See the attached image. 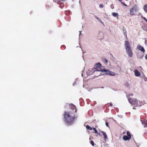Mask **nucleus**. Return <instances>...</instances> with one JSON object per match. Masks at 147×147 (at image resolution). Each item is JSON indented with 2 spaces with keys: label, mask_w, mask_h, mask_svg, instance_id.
<instances>
[{
  "label": "nucleus",
  "mask_w": 147,
  "mask_h": 147,
  "mask_svg": "<svg viewBox=\"0 0 147 147\" xmlns=\"http://www.w3.org/2000/svg\"><path fill=\"white\" fill-rule=\"evenodd\" d=\"M125 45L127 53L128 56L129 57H132L133 55V52L129 42L128 41L126 40L125 41Z\"/></svg>",
  "instance_id": "3"
},
{
  "label": "nucleus",
  "mask_w": 147,
  "mask_h": 147,
  "mask_svg": "<svg viewBox=\"0 0 147 147\" xmlns=\"http://www.w3.org/2000/svg\"><path fill=\"white\" fill-rule=\"evenodd\" d=\"M96 127H97V126H96L95 125V127H93L92 129L94 131L95 133L96 134H97V135H98L99 136H100V134L98 133V132L97 130L96 129Z\"/></svg>",
  "instance_id": "8"
},
{
  "label": "nucleus",
  "mask_w": 147,
  "mask_h": 147,
  "mask_svg": "<svg viewBox=\"0 0 147 147\" xmlns=\"http://www.w3.org/2000/svg\"><path fill=\"white\" fill-rule=\"evenodd\" d=\"M141 18H143V17L142 16V15H141Z\"/></svg>",
  "instance_id": "31"
},
{
  "label": "nucleus",
  "mask_w": 147,
  "mask_h": 147,
  "mask_svg": "<svg viewBox=\"0 0 147 147\" xmlns=\"http://www.w3.org/2000/svg\"><path fill=\"white\" fill-rule=\"evenodd\" d=\"M138 49L142 52H144L145 51V49L144 48L140 45H138L137 46Z\"/></svg>",
  "instance_id": "6"
},
{
  "label": "nucleus",
  "mask_w": 147,
  "mask_h": 147,
  "mask_svg": "<svg viewBox=\"0 0 147 147\" xmlns=\"http://www.w3.org/2000/svg\"><path fill=\"white\" fill-rule=\"evenodd\" d=\"M86 127L87 129H89L90 130H92L93 128V127L92 128L88 125H87L86 126Z\"/></svg>",
  "instance_id": "14"
},
{
  "label": "nucleus",
  "mask_w": 147,
  "mask_h": 147,
  "mask_svg": "<svg viewBox=\"0 0 147 147\" xmlns=\"http://www.w3.org/2000/svg\"><path fill=\"white\" fill-rule=\"evenodd\" d=\"M77 112V111H76V110H75V112Z\"/></svg>",
  "instance_id": "29"
},
{
  "label": "nucleus",
  "mask_w": 147,
  "mask_h": 147,
  "mask_svg": "<svg viewBox=\"0 0 147 147\" xmlns=\"http://www.w3.org/2000/svg\"><path fill=\"white\" fill-rule=\"evenodd\" d=\"M99 7L100 8H102L103 7V5L102 4H101L99 5Z\"/></svg>",
  "instance_id": "20"
},
{
  "label": "nucleus",
  "mask_w": 147,
  "mask_h": 147,
  "mask_svg": "<svg viewBox=\"0 0 147 147\" xmlns=\"http://www.w3.org/2000/svg\"><path fill=\"white\" fill-rule=\"evenodd\" d=\"M133 95V94H132V93H131V94H129L128 95H127V98H129V97L130 96H132Z\"/></svg>",
  "instance_id": "19"
},
{
  "label": "nucleus",
  "mask_w": 147,
  "mask_h": 147,
  "mask_svg": "<svg viewBox=\"0 0 147 147\" xmlns=\"http://www.w3.org/2000/svg\"><path fill=\"white\" fill-rule=\"evenodd\" d=\"M138 10V8L136 5H135L130 10V14L131 15H134L135 13Z\"/></svg>",
  "instance_id": "5"
},
{
  "label": "nucleus",
  "mask_w": 147,
  "mask_h": 147,
  "mask_svg": "<svg viewBox=\"0 0 147 147\" xmlns=\"http://www.w3.org/2000/svg\"><path fill=\"white\" fill-rule=\"evenodd\" d=\"M101 65L100 63H96L95 65V68H93L92 70V71L93 72L90 73V74H92L93 73L95 74L97 73L98 71L105 72V74H107L111 76H114L115 75V73L112 71H109L105 70V69H101Z\"/></svg>",
  "instance_id": "1"
},
{
  "label": "nucleus",
  "mask_w": 147,
  "mask_h": 147,
  "mask_svg": "<svg viewBox=\"0 0 147 147\" xmlns=\"http://www.w3.org/2000/svg\"><path fill=\"white\" fill-rule=\"evenodd\" d=\"M145 57L146 59H147V54H146V56H145Z\"/></svg>",
  "instance_id": "25"
},
{
  "label": "nucleus",
  "mask_w": 147,
  "mask_h": 147,
  "mask_svg": "<svg viewBox=\"0 0 147 147\" xmlns=\"http://www.w3.org/2000/svg\"><path fill=\"white\" fill-rule=\"evenodd\" d=\"M142 124L144 125V127H147V120H144L142 122Z\"/></svg>",
  "instance_id": "10"
},
{
  "label": "nucleus",
  "mask_w": 147,
  "mask_h": 147,
  "mask_svg": "<svg viewBox=\"0 0 147 147\" xmlns=\"http://www.w3.org/2000/svg\"><path fill=\"white\" fill-rule=\"evenodd\" d=\"M128 100L129 103L132 105L137 106L138 105V100L134 98H128Z\"/></svg>",
  "instance_id": "4"
},
{
  "label": "nucleus",
  "mask_w": 147,
  "mask_h": 147,
  "mask_svg": "<svg viewBox=\"0 0 147 147\" xmlns=\"http://www.w3.org/2000/svg\"><path fill=\"white\" fill-rule=\"evenodd\" d=\"M112 15L114 17H118V14L116 13H113Z\"/></svg>",
  "instance_id": "15"
},
{
  "label": "nucleus",
  "mask_w": 147,
  "mask_h": 147,
  "mask_svg": "<svg viewBox=\"0 0 147 147\" xmlns=\"http://www.w3.org/2000/svg\"><path fill=\"white\" fill-rule=\"evenodd\" d=\"M143 18L145 19V18H144H144Z\"/></svg>",
  "instance_id": "33"
},
{
  "label": "nucleus",
  "mask_w": 147,
  "mask_h": 147,
  "mask_svg": "<svg viewBox=\"0 0 147 147\" xmlns=\"http://www.w3.org/2000/svg\"><path fill=\"white\" fill-rule=\"evenodd\" d=\"M105 125L107 127H109V124L107 122H106L105 123Z\"/></svg>",
  "instance_id": "21"
},
{
  "label": "nucleus",
  "mask_w": 147,
  "mask_h": 147,
  "mask_svg": "<svg viewBox=\"0 0 147 147\" xmlns=\"http://www.w3.org/2000/svg\"><path fill=\"white\" fill-rule=\"evenodd\" d=\"M123 134H126V132L125 131H124L123 133Z\"/></svg>",
  "instance_id": "26"
},
{
  "label": "nucleus",
  "mask_w": 147,
  "mask_h": 147,
  "mask_svg": "<svg viewBox=\"0 0 147 147\" xmlns=\"http://www.w3.org/2000/svg\"><path fill=\"white\" fill-rule=\"evenodd\" d=\"M143 9L146 12H147V4H146L143 7Z\"/></svg>",
  "instance_id": "13"
},
{
  "label": "nucleus",
  "mask_w": 147,
  "mask_h": 147,
  "mask_svg": "<svg viewBox=\"0 0 147 147\" xmlns=\"http://www.w3.org/2000/svg\"><path fill=\"white\" fill-rule=\"evenodd\" d=\"M71 109L72 110H74L76 108L75 106L74 105H71Z\"/></svg>",
  "instance_id": "17"
},
{
  "label": "nucleus",
  "mask_w": 147,
  "mask_h": 147,
  "mask_svg": "<svg viewBox=\"0 0 147 147\" xmlns=\"http://www.w3.org/2000/svg\"><path fill=\"white\" fill-rule=\"evenodd\" d=\"M144 19L145 20L146 22H147V19Z\"/></svg>",
  "instance_id": "27"
},
{
  "label": "nucleus",
  "mask_w": 147,
  "mask_h": 147,
  "mask_svg": "<svg viewBox=\"0 0 147 147\" xmlns=\"http://www.w3.org/2000/svg\"><path fill=\"white\" fill-rule=\"evenodd\" d=\"M90 71V70H88V71Z\"/></svg>",
  "instance_id": "34"
},
{
  "label": "nucleus",
  "mask_w": 147,
  "mask_h": 147,
  "mask_svg": "<svg viewBox=\"0 0 147 147\" xmlns=\"http://www.w3.org/2000/svg\"><path fill=\"white\" fill-rule=\"evenodd\" d=\"M64 121L68 125H70L74 123L76 117L71 116L70 112H65L63 114Z\"/></svg>",
  "instance_id": "2"
},
{
  "label": "nucleus",
  "mask_w": 147,
  "mask_h": 147,
  "mask_svg": "<svg viewBox=\"0 0 147 147\" xmlns=\"http://www.w3.org/2000/svg\"><path fill=\"white\" fill-rule=\"evenodd\" d=\"M133 109H136V108H135L134 107L133 108Z\"/></svg>",
  "instance_id": "28"
},
{
  "label": "nucleus",
  "mask_w": 147,
  "mask_h": 147,
  "mask_svg": "<svg viewBox=\"0 0 147 147\" xmlns=\"http://www.w3.org/2000/svg\"><path fill=\"white\" fill-rule=\"evenodd\" d=\"M90 144H91L92 145V146H94V142L92 140H91V141H90Z\"/></svg>",
  "instance_id": "18"
},
{
  "label": "nucleus",
  "mask_w": 147,
  "mask_h": 147,
  "mask_svg": "<svg viewBox=\"0 0 147 147\" xmlns=\"http://www.w3.org/2000/svg\"><path fill=\"white\" fill-rule=\"evenodd\" d=\"M103 61L106 64L108 63V60L105 58H103L102 59Z\"/></svg>",
  "instance_id": "12"
},
{
  "label": "nucleus",
  "mask_w": 147,
  "mask_h": 147,
  "mask_svg": "<svg viewBox=\"0 0 147 147\" xmlns=\"http://www.w3.org/2000/svg\"><path fill=\"white\" fill-rule=\"evenodd\" d=\"M146 30L147 31V28H146Z\"/></svg>",
  "instance_id": "32"
},
{
  "label": "nucleus",
  "mask_w": 147,
  "mask_h": 147,
  "mask_svg": "<svg viewBox=\"0 0 147 147\" xmlns=\"http://www.w3.org/2000/svg\"><path fill=\"white\" fill-rule=\"evenodd\" d=\"M101 132L102 133V134L104 136V139H106L107 138V136L106 133L103 131H102Z\"/></svg>",
  "instance_id": "11"
},
{
  "label": "nucleus",
  "mask_w": 147,
  "mask_h": 147,
  "mask_svg": "<svg viewBox=\"0 0 147 147\" xmlns=\"http://www.w3.org/2000/svg\"><path fill=\"white\" fill-rule=\"evenodd\" d=\"M121 3L123 4V5H124V6H127V5L125 4L124 3H122L121 2Z\"/></svg>",
  "instance_id": "24"
},
{
  "label": "nucleus",
  "mask_w": 147,
  "mask_h": 147,
  "mask_svg": "<svg viewBox=\"0 0 147 147\" xmlns=\"http://www.w3.org/2000/svg\"><path fill=\"white\" fill-rule=\"evenodd\" d=\"M131 138L127 136H124L123 137V139L125 141L129 140Z\"/></svg>",
  "instance_id": "9"
},
{
  "label": "nucleus",
  "mask_w": 147,
  "mask_h": 147,
  "mask_svg": "<svg viewBox=\"0 0 147 147\" xmlns=\"http://www.w3.org/2000/svg\"><path fill=\"white\" fill-rule=\"evenodd\" d=\"M98 21L100 22L103 25V22H102V21H101V20H100V19H99V20Z\"/></svg>",
  "instance_id": "22"
},
{
  "label": "nucleus",
  "mask_w": 147,
  "mask_h": 147,
  "mask_svg": "<svg viewBox=\"0 0 147 147\" xmlns=\"http://www.w3.org/2000/svg\"><path fill=\"white\" fill-rule=\"evenodd\" d=\"M109 105L110 106H112V104L111 102H110L109 103Z\"/></svg>",
  "instance_id": "23"
},
{
  "label": "nucleus",
  "mask_w": 147,
  "mask_h": 147,
  "mask_svg": "<svg viewBox=\"0 0 147 147\" xmlns=\"http://www.w3.org/2000/svg\"><path fill=\"white\" fill-rule=\"evenodd\" d=\"M134 72L135 73V76H139L140 75V73L139 72L137 69H135L134 70Z\"/></svg>",
  "instance_id": "7"
},
{
  "label": "nucleus",
  "mask_w": 147,
  "mask_h": 147,
  "mask_svg": "<svg viewBox=\"0 0 147 147\" xmlns=\"http://www.w3.org/2000/svg\"><path fill=\"white\" fill-rule=\"evenodd\" d=\"M99 75H100L98 74V75L97 76H96L98 77V76Z\"/></svg>",
  "instance_id": "30"
},
{
  "label": "nucleus",
  "mask_w": 147,
  "mask_h": 147,
  "mask_svg": "<svg viewBox=\"0 0 147 147\" xmlns=\"http://www.w3.org/2000/svg\"><path fill=\"white\" fill-rule=\"evenodd\" d=\"M127 136H128L129 138L131 139V135L130 133V132L127 131Z\"/></svg>",
  "instance_id": "16"
}]
</instances>
